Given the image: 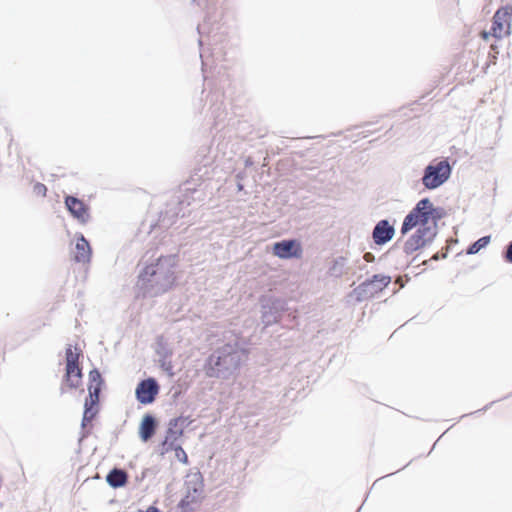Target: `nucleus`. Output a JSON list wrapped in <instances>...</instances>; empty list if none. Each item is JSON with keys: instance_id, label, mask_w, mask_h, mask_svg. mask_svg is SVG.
Here are the masks:
<instances>
[{"instance_id": "f257e3e1", "label": "nucleus", "mask_w": 512, "mask_h": 512, "mask_svg": "<svg viewBox=\"0 0 512 512\" xmlns=\"http://www.w3.org/2000/svg\"><path fill=\"white\" fill-rule=\"evenodd\" d=\"M433 204L428 198L420 200L410 213L404 218L401 233L404 235L414 228L403 244V252L412 255L432 242L436 235V222L434 220Z\"/></svg>"}, {"instance_id": "f03ea898", "label": "nucleus", "mask_w": 512, "mask_h": 512, "mask_svg": "<svg viewBox=\"0 0 512 512\" xmlns=\"http://www.w3.org/2000/svg\"><path fill=\"white\" fill-rule=\"evenodd\" d=\"M238 366L237 352L230 345H226L208 358L204 369L205 374L212 378L220 377L224 372L236 369Z\"/></svg>"}, {"instance_id": "7ed1b4c3", "label": "nucleus", "mask_w": 512, "mask_h": 512, "mask_svg": "<svg viewBox=\"0 0 512 512\" xmlns=\"http://www.w3.org/2000/svg\"><path fill=\"white\" fill-rule=\"evenodd\" d=\"M81 350L72 345H68L65 350V375L64 385L69 389H76L82 383V369L80 367Z\"/></svg>"}, {"instance_id": "20e7f679", "label": "nucleus", "mask_w": 512, "mask_h": 512, "mask_svg": "<svg viewBox=\"0 0 512 512\" xmlns=\"http://www.w3.org/2000/svg\"><path fill=\"white\" fill-rule=\"evenodd\" d=\"M451 166L448 160L433 161L424 171L422 183L427 189H435L448 180Z\"/></svg>"}, {"instance_id": "39448f33", "label": "nucleus", "mask_w": 512, "mask_h": 512, "mask_svg": "<svg viewBox=\"0 0 512 512\" xmlns=\"http://www.w3.org/2000/svg\"><path fill=\"white\" fill-rule=\"evenodd\" d=\"M512 22V12L508 7H504L499 9L493 18L492 32H482L481 36L483 39L487 40L489 34L494 36L495 38H502L504 36H509L510 28Z\"/></svg>"}, {"instance_id": "423d86ee", "label": "nucleus", "mask_w": 512, "mask_h": 512, "mask_svg": "<svg viewBox=\"0 0 512 512\" xmlns=\"http://www.w3.org/2000/svg\"><path fill=\"white\" fill-rule=\"evenodd\" d=\"M302 246L297 240H283L273 245V254L281 259L301 258Z\"/></svg>"}, {"instance_id": "0eeeda50", "label": "nucleus", "mask_w": 512, "mask_h": 512, "mask_svg": "<svg viewBox=\"0 0 512 512\" xmlns=\"http://www.w3.org/2000/svg\"><path fill=\"white\" fill-rule=\"evenodd\" d=\"M136 398L144 405L152 403L159 393V385L154 378L142 380L136 387Z\"/></svg>"}, {"instance_id": "6e6552de", "label": "nucleus", "mask_w": 512, "mask_h": 512, "mask_svg": "<svg viewBox=\"0 0 512 512\" xmlns=\"http://www.w3.org/2000/svg\"><path fill=\"white\" fill-rule=\"evenodd\" d=\"M65 206L70 214L81 224H86L90 220V208L84 201L74 196H66Z\"/></svg>"}, {"instance_id": "1a4fd4ad", "label": "nucleus", "mask_w": 512, "mask_h": 512, "mask_svg": "<svg viewBox=\"0 0 512 512\" xmlns=\"http://www.w3.org/2000/svg\"><path fill=\"white\" fill-rule=\"evenodd\" d=\"M73 260L77 263H89L92 256V249L89 242L81 234L77 236L75 248L72 252Z\"/></svg>"}, {"instance_id": "9d476101", "label": "nucleus", "mask_w": 512, "mask_h": 512, "mask_svg": "<svg viewBox=\"0 0 512 512\" xmlns=\"http://www.w3.org/2000/svg\"><path fill=\"white\" fill-rule=\"evenodd\" d=\"M394 228L387 220L379 221L373 230V240L378 245H383L394 236Z\"/></svg>"}, {"instance_id": "9b49d317", "label": "nucleus", "mask_w": 512, "mask_h": 512, "mask_svg": "<svg viewBox=\"0 0 512 512\" xmlns=\"http://www.w3.org/2000/svg\"><path fill=\"white\" fill-rule=\"evenodd\" d=\"M103 385V379L101 376V373L98 369H93L89 372V384H88V391L89 396L88 398L94 399V401H99V394L101 391Z\"/></svg>"}, {"instance_id": "f8f14e48", "label": "nucleus", "mask_w": 512, "mask_h": 512, "mask_svg": "<svg viewBox=\"0 0 512 512\" xmlns=\"http://www.w3.org/2000/svg\"><path fill=\"white\" fill-rule=\"evenodd\" d=\"M156 430L155 419L151 415H145L139 427V435L142 441L147 442Z\"/></svg>"}, {"instance_id": "ddd939ff", "label": "nucleus", "mask_w": 512, "mask_h": 512, "mask_svg": "<svg viewBox=\"0 0 512 512\" xmlns=\"http://www.w3.org/2000/svg\"><path fill=\"white\" fill-rule=\"evenodd\" d=\"M106 481L111 487L119 488L127 483L128 474L124 470L114 468L108 473Z\"/></svg>"}, {"instance_id": "4468645a", "label": "nucleus", "mask_w": 512, "mask_h": 512, "mask_svg": "<svg viewBox=\"0 0 512 512\" xmlns=\"http://www.w3.org/2000/svg\"><path fill=\"white\" fill-rule=\"evenodd\" d=\"M181 433H177L175 431L169 430L164 441L161 445V453L166 454L171 451H175L177 447H179V438Z\"/></svg>"}, {"instance_id": "2eb2a0df", "label": "nucleus", "mask_w": 512, "mask_h": 512, "mask_svg": "<svg viewBox=\"0 0 512 512\" xmlns=\"http://www.w3.org/2000/svg\"><path fill=\"white\" fill-rule=\"evenodd\" d=\"M98 403L99 401H94V399L86 398L85 409L83 414V425H85L87 422H91L94 419L98 412Z\"/></svg>"}, {"instance_id": "dca6fc26", "label": "nucleus", "mask_w": 512, "mask_h": 512, "mask_svg": "<svg viewBox=\"0 0 512 512\" xmlns=\"http://www.w3.org/2000/svg\"><path fill=\"white\" fill-rule=\"evenodd\" d=\"M158 273H161V259H158L155 264L146 266L141 276L144 280H149L147 277H153Z\"/></svg>"}, {"instance_id": "f3484780", "label": "nucleus", "mask_w": 512, "mask_h": 512, "mask_svg": "<svg viewBox=\"0 0 512 512\" xmlns=\"http://www.w3.org/2000/svg\"><path fill=\"white\" fill-rule=\"evenodd\" d=\"M490 242L489 236H484L480 239H478L476 242H474L469 248L468 253L469 254H476L478 253L482 248H484L488 243Z\"/></svg>"}, {"instance_id": "a211bd4d", "label": "nucleus", "mask_w": 512, "mask_h": 512, "mask_svg": "<svg viewBox=\"0 0 512 512\" xmlns=\"http://www.w3.org/2000/svg\"><path fill=\"white\" fill-rule=\"evenodd\" d=\"M391 281V278L389 276L385 275H374L371 284H374L377 289L382 290L385 288Z\"/></svg>"}, {"instance_id": "6ab92c4d", "label": "nucleus", "mask_w": 512, "mask_h": 512, "mask_svg": "<svg viewBox=\"0 0 512 512\" xmlns=\"http://www.w3.org/2000/svg\"><path fill=\"white\" fill-rule=\"evenodd\" d=\"M33 192L35 195L45 197L47 194V187L42 183H36L33 186Z\"/></svg>"}, {"instance_id": "aec40b11", "label": "nucleus", "mask_w": 512, "mask_h": 512, "mask_svg": "<svg viewBox=\"0 0 512 512\" xmlns=\"http://www.w3.org/2000/svg\"><path fill=\"white\" fill-rule=\"evenodd\" d=\"M174 453H175V457L180 462H182L184 464L188 463V456H187L186 452L183 450V448L181 447V445H179V447L176 448Z\"/></svg>"}, {"instance_id": "412c9836", "label": "nucleus", "mask_w": 512, "mask_h": 512, "mask_svg": "<svg viewBox=\"0 0 512 512\" xmlns=\"http://www.w3.org/2000/svg\"><path fill=\"white\" fill-rule=\"evenodd\" d=\"M505 258L508 262H512V243L506 247Z\"/></svg>"}, {"instance_id": "4be33fe9", "label": "nucleus", "mask_w": 512, "mask_h": 512, "mask_svg": "<svg viewBox=\"0 0 512 512\" xmlns=\"http://www.w3.org/2000/svg\"><path fill=\"white\" fill-rule=\"evenodd\" d=\"M139 512H159L158 508L155 506H150L146 511L140 510Z\"/></svg>"}, {"instance_id": "5701e85b", "label": "nucleus", "mask_w": 512, "mask_h": 512, "mask_svg": "<svg viewBox=\"0 0 512 512\" xmlns=\"http://www.w3.org/2000/svg\"><path fill=\"white\" fill-rule=\"evenodd\" d=\"M370 256H371L370 253L365 254V256H364L365 260L368 261L370 259Z\"/></svg>"}, {"instance_id": "b1692460", "label": "nucleus", "mask_w": 512, "mask_h": 512, "mask_svg": "<svg viewBox=\"0 0 512 512\" xmlns=\"http://www.w3.org/2000/svg\"><path fill=\"white\" fill-rule=\"evenodd\" d=\"M185 505V500L181 501V506L183 507Z\"/></svg>"}]
</instances>
